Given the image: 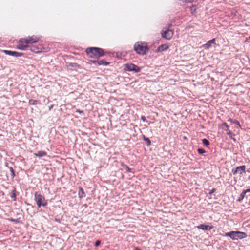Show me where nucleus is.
Returning a JSON list of instances; mask_svg holds the SVG:
<instances>
[{
    "instance_id": "nucleus-1",
    "label": "nucleus",
    "mask_w": 250,
    "mask_h": 250,
    "mask_svg": "<svg viewBox=\"0 0 250 250\" xmlns=\"http://www.w3.org/2000/svg\"><path fill=\"white\" fill-rule=\"evenodd\" d=\"M134 50L140 55H146L149 51L147 43L145 42H137L133 46Z\"/></svg>"
},
{
    "instance_id": "nucleus-2",
    "label": "nucleus",
    "mask_w": 250,
    "mask_h": 250,
    "mask_svg": "<svg viewBox=\"0 0 250 250\" xmlns=\"http://www.w3.org/2000/svg\"><path fill=\"white\" fill-rule=\"evenodd\" d=\"M87 55L91 58L98 59L104 55V50L98 47H92L85 50Z\"/></svg>"
},
{
    "instance_id": "nucleus-3",
    "label": "nucleus",
    "mask_w": 250,
    "mask_h": 250,
    "mask_svg": "<svg viewBox=\"0 0 250 250\" xmlns=\"http://www.w3.org/2000/svg\"><path fill=\"white\" fill-rule=\"evenodd\" d=\"M41 36L32 35L26 38H21L19 40V43L32 44L37 42L41 38Z\"/></svg>"
},
{
    "instance_id": "nucleus-4",
    "label": "nucleus",
    "mask_w": 250,
    "mask_h": 250,
    "mask_svg": "<svg viewBox=\"0 0 250 250\" xmlns=\"http://www.w3.org/2000/svg\"><path fill=\"white\" fill-rule=\"evenodd\" d=\"M225 236L230 237L232 240L241 239L247 237L245 233L240 231H230L225 233Z\"/></svg>"
},
{
    "instance_id": "nucleus-5",
    "label": "nucleus",
    "mask_w": 250,
    "mask_h": 250,
    "mask_svg": "<svg viewBox=\"0 0 250 250\" xmlns=\"http://www.w3.org/2000/svg\"><path fill=\"white\" fill-rule=\"evenodd\" d=\"M34 196L35 200L38 208H40L41 206L45 207L47 205V202L43 196L36 192L34 194Z\"/></svg>"
},
{
    "instance_id": "nucleus-6",
    "label": "nucleus",
    "mask_w": 250,
    "mask_h": 250,
    "mask_svg": "<svg viewBox=\"0 0 250 250\" xmlns=\"http://www.w3.org/2000/svg\"><path fill=\"white\" fill-rule=\"evenodd\" d=\"M173 31L169 28H164L161 32L162 37L167 40H170L173 36Z\"/></svg>"
},
{
    "instance_id": "nucleus-7",
    "label": "nucleus",
    "mask_w": 250,
    "mask_h": 250,
    "mask_svg": "<svg viewBox=\"0 0 250 250\" xmlns=\"http://www.w3.org/2000/svg\"><path fill=\"white\" fill-rule=\"evenodd\" d=\"M125 69L126 71H134L139 72L140 71V68L133 63H127L125 65Z\"/></svg>"
},
{
    "instance_id": "nucleus-8",
    "label": "nucleus",
    "mask_w": 250,
    "mask_h": 250,
    "mask_svg": "<svg viewBox=\"0 0 250 250\" xmlns=\"http://www.w3.org/2000/svg\"><path fill=\"white\" fill-rule=\"evenodd\" d=\"M30 51L36 53H41L44 50V48L42 47V44H39L38 45H32L30 47Z\"/></svg>"
},
{
    "instance_id": "nucleus-9",
    "label": "nucleus",
    "mask_w": 250,
    "mask_h": 250,
    "mask_svg": "<svg viewBox=\"0 0 250 250\" xmlns=\"http://www.w3.org/2000/svg\"><path fill=\"white\" fill-rule=\"evenodd\" d=\"M246 167L245 166H241L239 167H237L235 169H233L232 170V173L235 175L237 173H239L240 175H241L243 173H246Z\"/></svg>"
},
{
    "instance_id": "nucleus-10",
    "label": "nucleus",
    "mask_w": 250,
    "mask_h": 250,
    "mask_svg": "<svg viewBox=\"0 0 250 250\" xmlns=\"http://www.w3.org/2000/svg\"><path fill=\"white\" fill-rule=\"evenodd\" d=\"M2 52L7 55L12 56L16 57H21L23 55V53L11 50H2Z\"/></svg>"
},
{
    "instance_id": "nucleus-11",
    "label": "nucleus",
    "mask_w": 250,
    "mask_h": 250,
    "mask_svg": "<svg viewBox=\"0 0 250 250\" xmlns=\"http://www.w3.org/2000/svg\"><path fill=\"white\" fill-rule=\"evenodd\" d=\"M223 126H224L225 128H224V130L227 132V134L229 135L231 139H233L234 141H235V139L232 138L233 134L232 132L230 131V130L229 129V126L226 123H223L222 125Z\"/></svg>"
},
{
    "instance_id": "nucleus-12",
    "label": "nucleus",
    "mask_w": 250,
    "mask_h": 250,
    "mask_svg": "<svg viewBox=\"0 0 250 250\" xmlns=\"http://www.w3.org/2000/svg\"><path fill=\"white\" fill-rule=\"evenodd\" d=\"M91 61L93 64H98L99 65H107L109 64V62H108L104 60H100V61L92 60Z\"/></svg>"
},
{
    "instance_id": "nucleus-13",
    "label": "nucleus",
    "mask_w": 250,
    "mask_h": 250,
    "mask_svg": "<svg viewBox=\"0 0 250 250\" xmlns=\"http://www.w3.org/2000/svg\"><path fill=\"white\" fill-rule=\"evenodd\" d=\"M197 227L199 229H201L202 230H209L213 228L212 226L206 225L204 224H201V225L198 226Z\"/></svg>"
},
{
    "instance_id": "nucleus-14",
    "label": "nucleus",
    "mask_w": 250,
    "mask_h": 250,
    "mask_svg": "<svg viewBox=\"0 0 250 250\" xmlns=\"http://www.w3.org/2000/svg\"><path fill=\"white\" fill-rule=\"evenodd\" d=\"M215 39H213L207 42L206 44L203 45V47H204L206 49H208L211 46V44L215 43Z\"/></svg>"
},
{
    "instance_id": "nucleus-15",
    "label": "nucleus",
    "mask_w": 250,
    "mask_h": 250,
    "mask_svg": "<svg viewBox=\"0 0 250 250\" xmlns=\"http://www.w3.org/2000/svg\"><path fill=\"white\" fill-rule=\"evenodd\" d=\"M168 47H169L167 44H162V45L159 46L157 48V49L156 50V52H160L166 51L168 48Z\"/></svg>"
},
{
    "instance_id": "nucleus-16",
    "label": "nucleus",
    "mask_w": 250,
    "mask_h": 250,
    "mask_svg": "<svg viewBox=\"0 0 250 250\" xmlns=\"http://www.w3.org/2000/svg\"><path fill=\"white\" fill-rule=\"evenodd\" d=\"M29 47L27 45H24L23 43H20L17 46V48L21 50H26Z\"/></svg>"
},
{
    "instance_id": "nucleus-17",
    "label": "nucleus",
    "mask_w": 250,
    "mask_h": 250,
    "mask_svg": "<svg viewBox=\"0 0 250 250\" xmlns=\"http://www.w3.org/2000/svg\"><path fill=\"white\" fill-rule=\"evenodd\" d=\"M46 152L44 151H39L37 153H34L35 156L39 157H42L46 156Z\"/></svg>"
},
{
    "instance_id": "nucleus-18",
    "label": "nucleus",
    "mask_w": 250,
    "mask_h": 250,
    "mask_svg": "<svg viewBox=\"0 0 250 250\" xmlns=\"http://www.w3.org/2000/svg\"><path fill=\"white\" fill-rule=\"evenodd\" d=\"M247 193V192L245 190H244L241 194H240V197L239 198V199L237 200V201L238 202H241V201H242L243 200V199L245 197V196L246 195V194Z\"/></svg>"
},
{
    "instance_id": "nucleus-19",
    "label": "nucleus",
    "mask_w": 250,
    "mask_h": 250,
    "mask_svg": "<svg viewBox=\"0 0 250 250\" xmlns=\"http://www.w3.org/2000/svg\"><path fill=\"white\" fill-rule=\"evenodd\" d=\"M79 195L80 198H83V197H85L84 192H83L82 188H79Z\"/></svg>"
},
{
    "instance_id": "nucleus-20",
    "label": "nucleus",
    "mask_w": 250,
    "mask_h": 250,
    "mask_svg": "<svg viewBox=\"0 0 250 250\" xmlns=\"http://www.w3.org/2000/svg\"><path fill=\"white\" fill-rule=\"evenodd\" d=\"M190 12L192 14H195L196 13V6L192 5L190 7Z\"/></svg>"
},
{
    "instance_id": "nucleus-21",
    "label": "nucleus",
    "mask_w": 250,
    "mask_h": 250,
    "mask_svg": "<svg viewBox=\"0 0 250 250\" xmlns=\"http://www.w3.org/2000/svg\"><path fill=\"white\" fill-rule=\"evenodd\" d=\"M38 102V101L33 99H30L29 100V104L31 105H36L37 104Z\"/></svg>"
},
{
    "instance_id": "nucleus-22",
    "label": "nucleus",
    "mask_w": 250,
    "mask_h": 250,
    "mask_svg": "<svg viewBox=\"0 0 250 250\" xmlns=\"http://www.w3.org/2000/svg\"><path fill=\"white\" fill-rule=\"evenodd\" d=\"M11 197L13 200V201L16 200V190L15 189L13 190Z\"/></svg>"
},
{
    "instance_id": "nucleus-23",
    "label": "nucleus",
    "mask_w": 250,
    "mask_h": 250,
    "mask_svg": "<svg viewBox=\"0 0 250 250\" xmlns=\"http://www.w3.org/2000/svg\"><path fill=\"white\" fill-rule=\"evenodd\" d=\"M144 140L146 143L147 146H150L151 144V141L148 138L144 137Z\"/></svg>"
},
{
    "instance_id": "nucleus-24",
    "label": "nucleus",
    "mask_w": 250,
    "mask_h": 250,
    "mask_svg": "<svg viewBox=\"0 0 250 250\" xmlns=\"http://www.w3.org/2000/svg\"><path fill=\"white\" fill-rule=\"evenodd\" d=\"M202 143L206 146H208L209 144V141L206 139H203L202 140Z\"/></svg>"
},
{
    "instance_id": "nucleus-25",
    "label": "nucleus",
    "mask_w": 250,
    "mask_h": 250,
    "mask_svg": "<svg viewBox=\"0 0 250 250\" xmlns=\"http://www.w3.org/2000/svg\"><path fill=\"white\" fill-rule=\"evenodd\" d=\"M123 167L128 172H132L131 169L126 165H123Z\"/></svg>"
},
{
    "instance_id": "nucleus-26",
    "label": "nucleus",
    "mask_w": 250,
    "mask_h": 250,
    "mask_svg": "<svg viewBox=\"0 0 250 250\" xmlns=\"http://www.w3.org/2000/svg\"><path fill=\"white\" fill-rule=\"evenodd\" d=\"M197 151L200 154H203L205 153V150L203 148H198Z\"/></svg>"
},
{
    "instance_id": "nucleus-27",
    "label": "nucleus",
    "mask_w": 250,
    "mask_h": 250,
    "mask_svg": "<svg viewBox=\"0 0 250 250\" xmlns=\"http://www.w3.org/2000/svg\"><path fill=\"white\" fill-rule=\"evenodd\" d=\"M233 124L237 125L238 126V128L241 127L239 122L237 120H235L233 121Z\"/></svg>"
},
{
    "instance_id": "nucleus-28",
    "label": "nucleus",
    "mask_w": 250,
    "mask_h": 250,
    "mask_svg": "<svg viewBox=\"0 0 250 250\" xmlns=\"http://www.w3.org/2000/svg\"><path fill=\"white\" fill-rule=\"evenodd\" d=\"M11 173V176L12 177H14L15 176L14 171L12 167H10V168Z\"/></svg>"
},
{
    "instance_id": "nucleus-29",
    "label": "nucleus",
    "mask_w": 250,
    "mask_h": 250,
    "mask_svg": "<svg viewBox=\"0 0 250 250\" xmlns=\"http://www.w3.org/2000/svg\"><path fill=\"white\" fill-rule=\"evenodd\" d=\"M141 120H142L144 122H146V118L145 116H142L141 117Z\"/></svg>"
},
{
    "instance_id": "nucleus-30",
    "label": "nucleus",
    "mask_w": 250,
    "mask_h": 250,
    "mask_svg": "<svg viewBox=\"0 0 250 250\" xmlns=\"http://www.w3.org/2000/svg\"><path fill=\"white\" fill-rule=\"evenodd\" d=\"M216 191V189L215 188L212 189L209 192V194L211 195L212 193H213Z\"/></svg>"
},
{
    "instance_id": "nucleus-31",
    "label": "nucleus",
    "mask_w": 250,
    "mask_h": 250,
    "mask_svg": "<svg viewBox=\"0 0 250 250\" xmlns=\"http://www.w3.org/2000/svg\"><path fill=\"white\" fill-rule=\"evenodd\" d=\"M100 244V241L99 240H97L96 241V242L95 243V246L97 247V246H98Z\"/></svg>"
},
{
    "instance_id": "nucleus-32",
    "label": "nucleus",
    "mask_w": 250,
    "mask_h": 250,
    "mask_svg": "<svg viewBox=\"0 0 250 250\" xmlns=\"http://www.w3.org/2000/svg\"><path fill=\"white\" fill-rule=\"evenodd\" d=\"M245 42H250V36L246 38Z\"/></svg>"
},
{
    "instance_id": "nucleus-33",
    "label": "nucleus",
    "mask_w": 250,
    "mask_h": 250,
    "mask_svg": "<svg viewBox=\"0 0 250 250\" xmlns=\"http://www.w3.org/2000/svg\"><path fill=\"white\" fill-rule=\"evenodd\" d=\"M76 112L78 113H79L80 114L83 113V111L82 110H77Z\"/></svg>"
},
{
    "instance_id": "nucleus-34",
    "label": "nucleus",
    "mask_w": 250,
    "mask_h": 250,
    "mask_svg": "<svg viewBox=\"0 0 250 250\" xmlns=\"http://www.w3.org/2000/svg\"><path fill=\"white\" fill-rule=\"evenodd\" d=\"M233 120L232 119H229L228 120V121H229L230 122H231L232 123H233Z\"/></svg>"
},
{
    "instance_id": "nucleus-35",
    "label": "nucleus",
    "mask_w": 250,
    "mask_h": 250,
    "mask_svg": "<svg viewBox=\"0 0 250 250\" xmlns=\"http://www.w3.org/2000/svg\"><path fill=\"white\" fill-rule=\"evenodd\" d=\"M134 250H141L140 249H139V248L138 247H136L134 248Z\"/></svg>"
},
{
    "instance_id": "nucleus-36",
    "label": "nucleus",
    "mask_w": 250,
    "mask_h": 250,
    "mask_svg": "<svg viewBox=\"0 0 250 250\" xmlns=\"http://www.w3.org/2000/svg\"><path fill=\"white\" fill-rule=\"evenodd\" d=\"M52 107H53V105L50 106L49 107V110H51V109L52 108Z\"/></svg>"
}]
</instances>
